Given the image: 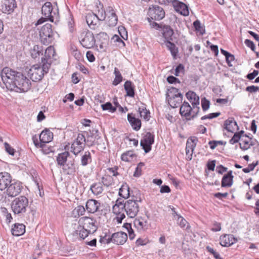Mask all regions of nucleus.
I'll return each mask as SVG.
<instances>
[{
    "mask_svg": "<svg viewBox=\"0 0 259 259\" xmlns=\"http://www.w3.org/2000/svg\"><path fill=\"white\" fill-rule=\"evenodd\" d=\"M81 46L86 49H91L95 45L96 40L93 33L89 30H84L81 32L78 37Z\"/></svg>",
    "mask_w": 259,
    "mask_h": 259,
    "instance_id": "423d86ee",
    "label": "nucleus"
},
{
    "mask_svg": "<svg viewBox=\"0 0 259 259\" xmlns=\"http://www.w3.org/2000/svg\"><path fill=\"white\" fill-rule=\"evenodd\" d=\"M101 107L103 110H109L111 113H114L116 110V108L113 107L110 102L101 105Z\"/></svg>",
    "mask_w": 259,
    "mask_h": 259,
    "instance_id": "603ef678",
    "label": "nucleus"
},
{
    "mask_svg": "<svg viewBox=\"0 0 259 259\" xmlns=\"http://www.w3.org/2000/svg\"><path fill=\"white\" fill-rule=\"evenodd\" d=\"M96 220L92 218L83 217L79 220V225L83 227L84 229H87L89 232L94 233L97 230V226L95 224Z\"/></svg>",
    "mask_w": 259,
    "mask_h": 259,
    "instance_id": "9d476101",
    "label": "nucleus"
},
{
    "mask_svg": "<svg viewBox=\"0 0 259 259\" xmlns=\"http://www.w3.org/2000/svg\"><path fill=\"white\" fill-rule=\"evenodd\" d=\"M251 138L245 134L241 139V142L239 143L240 148L243 150H246L250 148L249 141Z\"/></svg>",
    "mask_w": 259,
    "mask_h": 259,
    "instance_id": "4c0bfd02",
    "label": "nucleus"
},
{
    "mask_svg": "<svg viewBox=\"0 0 259 259\" xmlns=\"http://www.w3.org/2000/svg\"><path fill=\"white\" fill-rule=\"evenodd\" d=\"M107 10L105 11L102 6L101 9H99L97 13L95 14L100 21L105 20L106 18Z\"/></svg>",
    "mask_w": 259,
    "mask_h": 259,
    "instance_id": "3c124183",
    "label": "nucleus"
},
{
    "mask_svg": "<svg viewBox=\"0 0 259 259\" xmlns=\"http://www.w3.org/2000/svg\"><path fill=\"white\" fill-rule=\"evenodd\" d=\"M134 225L139 231L146 230L147 229V220L142 217L136 218L134 221Z\"/></svg>",
    "mask_w": 259,
    "mask_h": 259,
    "instance_id": "c85d7f7f",
    "label": "nucleus"
},
{
    "mask_svg": "<svg viewBox=\"0 0 259 259\" xmlns=\"http://www.w3.org/2000/svg\"><path fill=\"white\" fill-rule=\"evenodd\" d=\"M210 102L205 98L201 99V106L203 111L207 110L209 108Z\"/></svg>",
    "mask_w": 259,
    "mask_h": 259,
    "instance_id": "13d9d810",
    "label": "nucleus"
},
{
    "mask_svg": "<svg viewBox=\"0 0 259 259\" xmlns=\"http://www.w3.org/2000/svg\"><path fill=\"white\" fill-rule=\"evenodd\" d=\"M124 88L126 91L127 96L134 97L135 95V85L131 81H126L124 84Z\"/></svg>",
    "mask_w": 259,
    "mask_h": 259,
    "instance_id": "f704fd0d",
    "label": "nucleus"
},
{
    "mask_svg": "<svg viewBox=\"0 0 259 259\" xmlns=\"http://www.w3.org/2000/svg\"><path fill=\"white\" fill-rule=\"evenodd\" d=\"M165 45L168 49L170 51L171 55L174 58H175L178 53V48L174 43L169 40L166 41Z\"/></svg>",
    "mask_w": 259,
    "mask_h": 259,
    "instance_id": "a19ab883",
    "label": "nucleus"
},
{
    "mask_svg": "<svg viewBox=\"0 0 259 259\" xmlns=\"http://www.w3.org/2000/svg\"><path fill=\"white\" fill-rule=\"evenodd\" d=\"M56 56L55 49L52 46L48 47L45 52L44 56L41 58V63L44 64H49V67H51L54 60V57Z\"/></svg>",
    "mask_w": 259,
    "mask_h": 259,
    "instance_id": "ddd939ff",
    "label": "nucleus"
},
{
    "mask_svg": "<svg viewBox=\"0 0 259 259\" xmlns=\"http://www.w3.org/2000/svg\"><path fill=\"white\" fill-rule=\"evenodd\" d=\"M224 127L228 132L232 133L234 132L236 127L238 128L237 123L233 118H229L226 120Z\"/></svg>",
    "mask_w": 259,
    "mask_h": 259,
    "instance_id": "cd10ccee",
    "label": "nucleus"
},
{
    "mask_svg": "<svg viewBox=\"0 0 259 259\" xmlns=\"http://www.w3.org/2000/svg\"><path fill=\"white\" fill-rule=\"evenodd\" d=\"M139 112L141 117H143L145 120L149 121L150 118V112L147 110L145 108L140 107L139 108Z\"/></svg>",
    "mask_w": 259,
    "mask_h": 259,
    "instance_id": "c03bdc74",
    "label": "nucleus"
},
{
    "mask_svg": "<svg viewBox=\"0 0 259 259\" xmlns=\"http://www.w3.org/2000/svg\"><path fill=\"white\" fill-rule=\"evenodd\" d=\"M35 213L36 211L35 210L30 209L28 214L25 216V219L29 223L33 222L34 219Z\"/></svg>",
    "mask_w": 259,
    "mask_h": 259,
    "instance_id": "6e6d98bb",
    "label": "nucleus"
},
{
    "mask_svg": "<svg viewBox=\"0 0 259 259\" xmlns=\"http://www.w3.org/2000/svg\"><path fill=\"white\" fill-rule=\"evenodd\" d=\"M244 43L247 47L250 48L252 51H254L255 47L253 41L249 39H246L245 40Z\"/></svg>",
    "mask_w": 259,
    "mask_h": 259,
    "instance_id": "774afa93",
    "label": "nucleus"
},
{
    "mask_svg": "<svg viewBox=\"0 0 259 259\" xmlns=\"http://www.w3.org/2000/svg\"><path fill=\"white\" fill-rule=\"evenodd\" d=\"M148 13L150 18L156 21L162 20L165 16V11L163 9L157 5H153L149 7Z\"/></svg>",
    "mask_w": 259,
    "mask_h": 259,
    "instance_id": "1a4fd4ad",
    "label": "nucleus"
},
{
    "mask_svg": "<svg viewBox=\"0 0 259 259\" xmlns=\"http://www.w3.org/2000/svg\"><path fill=\"white\" fill-rule=\"evenodd\" d=\"M162 31L163 36L166 41L172 40V36L174 34V31L170 26L164 25Z\"/></svg>",
    "mask_w": 259,
    "mask_h": 259,
    "instance_id": "c9c22d12",
    "label": "nucleus"
},
{
    "mask_svg": "<svg viewBox=\"0 0 259 259\" xmlns=\"http://www.w3.org/2000/svg\"><path fill=\"white\" fill-rule=\"evenodd\" d=\"M23 189L22 184L20 182L13 180L11 185L8 188V190L6 192L9 197H14L19 195Z\"/></svg>",
    "mask_w": 259,
    "mask_h": 259,
    "instance_id": "f8f14e48",
    "label": "nucleus"
},
{
    "mask_svg": "<svg viewBox=\"0 0 259 259\" xmlns=\"http://www.w3.org/2000/svg\"><path fill=\"white\" fill-rule=\"evenodd\" d=\"M102 183L104 186L109 187L113 183V179L109 175H105L102 178Z\"/></svg>",
    "mask_w": 259,
    "mask_h": 259,
    "instance_id": "49530a36",
    "label": "nucleus"
},
{
    "mask_svg": "<svg viewBox=\"0 0 259 259\" xmlns=\"http://www.w3.org/2000/svg\"><path fill=\"white\" fill-rule=\"evenodd\" d=\"M1 76L4 84L10 91L21 93L27 92L31 88V81L26 76L9 67L4 68Z\"/></svg>",
    "mask_w": 259,
    "mask_h": 259,
    "instance_id": "f257e3e1",
    "label": "nucleus"
},
{
    "mask_svg": "<svg viewBox=\"0 0 259 259\" xmlns=\"http://www.w3.org/2000/svg\"><path fill=\"white\" fill-rule=\"evenodd\" d=\"M85 18L86 22L91 29L95 30L98 27L100 20L95 13H89L87 14Z\"/></svg>",
    "mask_w": 259,
    "mask_h": 259,
    "instance_id": "f3484780",
    "label": "nucleus"
},
{
    "mask_svg": "<svg viewBox=\"0 0 259 259\" xmlns=\"http://www.w3.org/2000/svg\"><path fill=\"white\" fill-rule=\"evenodd\" d=\"M207 250L212 254L215 259H222L220 255V254L215 251L213 248L208 246L206 247Z\"/></svg>",
    "mask_w": 259,
    "mask_h": 259,
    "instance_id": "680f3d73",
    "label": "nucleus"
},
{
    "mask_svg": "<svg viewBox=\"0 0 259 259\" xmlns=\"http://www.w3.org/2000/svg\"><path fill=\"white\" fill-rule=\"evenodd\" d=\"M198 141V139L196 137H192L188 139L186 147V153L187 155L191 152L190 155L192 156Z\"/></svg>",
    "mask_w": 259,
    "mask_h": 259,
    "instance_id": "5701e85b",
    "label": "nucleus"
},
{
    "mask_svg": "<svg viewBox=\"0 0 259 259\" xmlns=\"http://www.w3.org/2000/svg\"><path fill=\"white\" fill-rule=\"evenodd\" d=\"M141 195L138 193L136 195H132L131 199L125 201L123 208L126 215L131 218H134L139 211V203L141 202Z\"/></svg>",
    "mask_w": 259,
    "mask_h": 259,
    "instance_id": "f03ea898",
    "label": "nucleus"
},
{
    "mask_svg": "<svg viewBox=\"0 0 259 259\" xmlns=\"http://www.w3.org/2000/svg\"><path fill=\"white\" fill-rule=\"evenodd\" d=\"M90 233H92V232H89L87 229H84L83 227L79 225L77 226L76 230L73 233V235H79L80 239H84L88 237L89 234Z\"/></svg>",
    "mask_w": 259,
    "mask_h": 259,
    "instance_id": "72a5a7b5",
    "label": "nucleus"
},
{
    "mask_svg": "<svg viewBox=\"0 0 259 259\" xmlns=\"http://www.w3.org/2000/svg\"><path fill=\"white\" fill-rule=\"evenodd\" d=\"M257 164V161H256L255 163L249 164L247 167L243 168L242 171L245 173H248L250 171H252Z\"/></svg>",
    "mask_w": 259,
    "mask_h": 259,
    "instance_id": "052dcab7",
    "label": "nucleus"
},
{
    "mask_svg": "<svg viewBox=\"0 0 259 259\" xmlns=\"http://www.w3.org/2000/svg\"><path fill=\"white\" fill-rule=\"evenodd\" d=\"M69 155V153L67 151L59 154L57 158L58 164L60 165L63 166L65 164L67 158Z\"/></svg>",
    "mask_w": 259,
    "mask_h": 259,
    "instance_id": "ea45409f",
    "label": "nucleus"
},
{
    "mask_svg": "<svg viewBox=\"0 0 259 259\" xmlns=\"http://www.w3.org/2000/svg\"><path fill=\"white\" fill-rule=\"evenodd\" d=\"M56 32L52 29L51 24L47 23L44 25L39 31L40 40L42 44L48 45L51 44L54 39V35Z\"/></svg>",
    "mask_w": 259,
    "mask_h": 259,
    "instance_id": "39448f33",
    "label": "nucleus"
},
{
    "mask_svg": "<svg viewBox=\"0 0 259 259\" xmlns=\"http://www.w3.org/2000/svg\"><path fill=\"white\" fill-rule=\"evenodd\" d=\"M154 135L150 133L147 132L141 140L140 145L144 150L145 153H148L151 150V145L154 142Z\"/></svg>",
    "mask_w": 259,
    "mask_h": 259,
    "instance_id": "9b49d317",
    "label": "nucleus"
},
{
    "mask_svg": "<svg viewBox=\"0 0 259 259\" xmlns=\"http://www.w3.org/2000/svg\"><path fill=\"white\" fill-rule=\"evenodd\" d=\"M168 93L166 94V97L169 96V97H176L178 96L177 94H182L181 93H179V89L174 88L171 87L168 90Z\"/></svg>",
    "mask_w": 259,
    "mask_h": 259,
    "instance_id": "864d4df0",
    "label": "nucleus"
},
{
    "mask_svg": "<svg viewBox=\"0 0 259 259\" xmlns=\"http://www.w3.org/2000/svg\"><path fill=\"white\" fill-rule=\"evenodd\" d=\"M85 143V137L83 134L79 133L71 146V152L75 155H77L83 150Z\"/></svg>",
    "mask_w": 259,
    "mask_h": 259,
    "instance_id": "0eeeda50",
    "label": "nucleus"
},
{
    "mask_svg": "<svg viewBox=\"0 0 259 259\" xmlns=\"http://www.w3.org/2000/svg\"><path fill=\"white\" fill-rule=\"evenodd\" d=\"M52 6L50 2L45 3L41 8L42 15L51 22H53L54 20L53 16L52 15Z\"/></svg>",
    "mask_w": 259,
    "mask_h": 259,
    "instance_id": "4be33fe9",
    "label": "nucleus"
},
{
    "mask_svg": "<svg viewBox=\"0 0 259 259\" xmlns=\"http://www.w3.org/2000/svg\"><path fill=\"white\" fill-rule=\"evenodd\" d=\"M107 24L110 26H115L118 21L117 16L112 7L107 8L106 18L105 19Z\"/></svg>",
    "mask_w": 259,
    "mask_h": 259,
    "instance_id": "2eb2a0df",
    "label": "nucleus"
},
{
    "mask_svg": "<svg viewBox=\"0 0 259 259\" xmlns=\"http://www.w3.org/2000/svg\"><path fill=\"white\" fill-rule=\"evenodd\" d=\"M100 242L101 243L109 244L110 242H113L112 236L105 235L104 237H101L100 239Z\"/></svg>",
    "mask_w": 259,
    "mask_h": 259,
    "instance_id": "4d7b16f0",
    "label": "nucleus"
},
{
    "mask_svg": "<svg viewBox=\"0 0 259 259\" xmlns=\"http://www.w3.org/2000/svg\"><path fill=\"white\" fill-rule=\"evenodd\" d=\"M100 203L94 199H89L86 202V209L89 213H94L98 210Z\"/></svg>",
    "mask_w": 259,
    "mask_h": 259,
    "instance_id": "412c9836",
    "label": "nucleus"
},
{
    "mask_svg": "<svg viewBox=\"0 0 259 259\" xmlns=\"http://www.w3.org/2000/svg\"><path fill=\"white\" fill-rule=\"evenodd\" d=\"M237 241V239L232 234H226L220 237V244L225 247L230 246Z\"/></svg>",
    "mask_w": 259,
    "mask_h": 259,
    "instance_id": "6ab92c4d",
    "label": "nucleus"
},
{
    "mask_svg": "<svg viewBox=\"0 0 259 259\" xmlns=\"http://www.w3.org/2000/svg\"><path fill=\"white\" fill-rule=\"evenodd\" d=\"M245 91L250 93H254L259 91V87L254 85H250L247 87Z\"/></svg>",
    "mask_w": 259,
    "mask_h": 259,
    "instance_id": "338daca9",
    "label": "nucleus"
},
{
    "mask_svg": "<svg viewBox=\"0 0 259 259\" xmlns=\"http://www.w3.org/2000/svg\"><path fill=\"white\" fill-rule=\"evenodd\" d=\"M16 7L15 0H6L2 5V10L4 13H11Z\"/></svg>",
    "mask_w": 259,
    "mask_h": 259,
    "instance_id": "393cba45",
    "label": "nucleus"
},
{
    "mask_svg": "<svg viewBox=\"0 0 259 259\" xmlns=\"http://www.w3.org/2000/svg\"><path fill=\"white\" fill-rule=\"evenodd\" d=\"M90 190L94 194L97 195L102 193L103 191L102 184L100 183L93 184L91 186Z\"/></svg>",
    "mask_w": 259,
    "mask_h": 259,
    "instance_id": "79ce46f5",
    "label": "nucleus"
},
{
    "mask_svg": "<svg viewBox=\"0 0 259 259\" xmlns=\"http://www.w3.org/2000/svg\"><path fill=\"white\" fill-rule=\"evenodd\" d=\"M241 138L239 136V134L235 133L233 137L230 140L229 143L231 144H234L237 143L239 140H241Z\"/></svg>",
    "mask_w": 259,
    "mask_h": 259,
    "instance_id": "69168bd1",
    "label": "nucleus"
},
{
    "mask_svg": "<svg viewBox=\"0 0 259 259\" xmlns=\"http://www.w3.org/2000/svg\"><path fill=\"white\" fill-rule=\"evenodd\" d=\"M25 232V226L23 224H15L11 229L12 234L16 236L23 235Z\"/></svg>",
    "mask_w": 259,
    "mask_h": 259,
    "instance_id": "473e14b6",
    "label": "nucleus"
},
{
    "mask_svg": "<svg viewBox=\"0 0 259 259\" xmlns=\"http://www.w3.org/2000/svg\"><path fill=\"white\" fill-rule=\"evenodd\" d=\"M178 96L176 97H166V100L168 104L172 108H177L182 103L183 95L177 94Z\"/></svg>",
    "mask_w": 259,
    "mask_h": 259,
    "instance_id": "bb28decb",
    "label": "nucleus"
},
{
    "mask_svg": "<svg viewBox=\"0 0 259 259\" xmlns=\"http://www.w3.org/2000/svg\"><path fill=\"white\" fill-rule=\"evenodd\" d=\"M13 180L11 175L6 172L0 173V190L3 191V187L8 183H12Z\"/></svg>",
    "mask_w": 259,
    "mask_h": 259,
    "instance_id": "c756f323",
    "label": "nucleus"
},
{
    "mask_svg": "<svg viewBox=\"0 0 259 259\" xmlns=\"http://www.w3.org/2000/svg\"><path fill=\"white\" fill-rule=\"evenodd\" d=\"M175 10L184 16H188L189 12L188 6L183 2L178 0H171Z\"/></svg>",
    "mask_w": 259,
    "mask_h": 259,
    "instance_id": "dca6fc26",
    "label": "nucleus"
},
{
    "mask_svg": "<svg viewBox=\"0 0 259 259\" xmlns=\"http://www.w3.org/2000/svg\"><path fill=\"white\" fill-rule=\"evenodd\" d=\"M192 110L191 111V113L192 114L191 118L193 119L195 118L198 114L199 110H200V107L199 106H192ZM187 119H191V118H187Z\"/></svg>",
    "mask_w": 259,
    "mask_h": 259,
    "instance_id": "0e129e2a",
    "label": "nucleus"
},
{
    "mask_svg": "<svg viewBox=\"0 0 259 259\" xmlns=\"http://www.w3.org/2000/svg\"><path fill=\"white\" fill-rule=\"evenodd\" d=\"M124 203L122 201L121 199H118L116 201L115 204L113 206L112 210L113 212L114 213H118V210H119V208H123Z\"/></svg>",
    "mask_w": 259,
    "mask_h": 259,
    "instance_id": "09e8293b",
    "label": "nucleus"
},
{
    "mask_svg": "<svg viewBox=\"0 0 259 259\" xmlns=\"http://www.w3.org/2000/svg\"><path fill=\"white\" fill-rule=\"evenodd\" d=\"M130 188L126 184L123 185L119 189V195L124 198H127L130 196Z\"/></svg>",
    "mask_w": 259,
    "mask_h": 259,
    "instance_id": "37998d69",
    "label": "nucleus"
},
{
    "mask_svg": "<svg viewBox=\"0 0 259 259\" xmlns=\"http://www.w3.org/2000/svg\"><path fill=\"white\" fill-rule=\"evenodd\" d=\"M76 164L74 163V160L68 161V162L63 166V170L64 172L68 175H74L76 172Z\"/></svg>",
    "mask_w": 259,
    "mask_h": 259,
    "instance_id": "aec40b11",
    "label": "nucleus"
},
{
    "mask_svg": "<svg viewBox=\"0 0 259 259\" xmlns=\"http://www.w3.org/2000/svg\"><path fill=\"white\" fill-rule=\"evenodd\" d=\"M113 242L117 245L123 244L127 239L126 233L123 232H118L112 235Z\"/></svg>",
    "mask_w": 259,
    "mask_h": 259,
    "instance_id": "a211bd4d",
    "label": "nucleus"
},
{
    "mask_svg": "<svg viewBox=\"0 0 259 259\" xmlns=\"http://www.w3.org/2000/svg\"><path fill=\"white\" fill-rule=\"evenodd\" d=\"M87 138L85 143L87 146L90 147L96 144L95 140L99 139L100 137L98 135V130L96 128L90 130L88 132H84Z\"/></svg>",
    "mask_w": 259,
    "mask_h": 259,
    "instance_id": "4468645a",
    "label": "nucleus"
},
{
    "mask_svg": "<svg viewBox=\"0 0 259 259\" xmlns=\"http://www.w3.org/2000/svg\"><path fill=\"white\" fill-rule=\"evenodd\" d=\"M40 143H37L36 136L33 137L32 139L35 145H39V147H43L46 143L51 142L53 139V134L49 130L46 129L41 132L39 136Z\"/></svg>",
    "mask_w": 259,
    "mask_h": 259,
    "instance_id": "6e6552de",
    "label": "nucleus"
},
{
    "mask_svg": "<svg viewBox=\"0 0 259 259\" xmlns=\"http://www.w3.org/2000/svg\"><path fill=\"white\" fill-rule=\"evenodd\" d=\"M28 199L24 196L15 198L12 202L11 208L15 214H24L28 206Z\"/></svg>",
    "mask_w": 259,
    "mask_h": 259,
    "instance_id": "20e7f679",
    "label": "nucleus"
},
{
    "mask_svg": "<svg viewBox=\"0 0 259 259\" xmlns=\"http://www.w3.org/2000/svg\"><path fill=\"white\" fill-rule=\"evenodd\" d=\"M186 96L191 103L192 106L196 107L199 105V97L195 92L189 91L186 93Z\"/></svg>",
    "mask_w": 259,
    "mask_h": 259,
    "instance_id": "2f4dec72",
    "label": "nucleus"
},
{
    "mask_svg": "<svg viewBox=\"0 0 259 259\" xmlns=\"http://www.w3.org/2000/svg\"><path fill=\"white\" fill-rule=\"evenodd\" d=\"M48 64H44L40 63V64L33 65L28 71V75L33 81H37L42 79L44 75L48 73L50 67H48Z\"/></svg>",
    "mask_w": 259,
    "mask_h": 259,
    "instance_id": "7ed1b4c3",
    "label": "nucleus"
},
{
    "mask_svg": "<svg viewBox=\"0 0 259 259\" xmlns=\"http://www.w3.org/2000/svg\"><path fill=\"white\" fill-rule=\"evenodd\" d=\"M5 150L9 154L14 155L15 152V150L8 143L5 142L4 143Z\"/></svg>",
    "mask_w": 259,
    "mask_h": 259,
    "instance_id": "e2e57ef3",
    "label": "nucleus"
},
{
    "mask_svg": "<svg viewBox=\"0 0 259 259\" xmlns=\"http://www.w3.org/2000/svg\"><path fill=\"white\" fill-rule=\"evenodd\" d=\"M127 120L131 125L132 128L136 131H139L141 127V121L139 118H136L133 113L127 114Z\"/></svg>",
    "mask_w": 259,
    "mask_h": 259,
    "instance_id": "b1692460",
    "label": "nucleus"
},
{
    "mask_svg": "<svg viewBox=\"0 0 259 259\" xmlns=\"http://www.w3.org/2000/svg\"><path fill=\"white\" fill-rule=\"evenodd\" d=\"M194 27L195 30L199 32L201 34H203L205 33L204 28L201 25L200 22L199 20H197L193 23Z\"/></svg>",
    "mask_w": 259,
    "mask_h": 259,
    "instance_id": "5fc2aeb1",
    "label": "nucleus"
},
{
    "mask_svg": "<svg viewBox=\"0 0 259 259\" xmlns=\"http://www.w3.org/2000/svg\"><path fill=\"white\" fill-rule=\"evenodd\" d=\"M192 110V108L189 103L184 102L180 107V113L182 116L186 117L187 119L188 117L191 115Z\"/></svg>",
    "mask_w": 259,
    "mask_h": 259,
    "instance_id": "7c9ffc66",
    "label": "nucleus"
},
{
    "mask_svg": "<svg viewBox=\"0 0 259 259\" xmlns=\"http://www.w3.org/2000/svg\"><path fill=\"white\" fill-rule=\"evenodd\" d=\"M233 176L232 171L230 170L227 174H225L222 180L221 186L222 187H230L233 183Z\"/></svg>",
    "mask_w": 259,
    "mask_h": 259,
    "instance_id": "a878e982",
    "label": "nucleus"
},
{
    "mask_svg": "<svg viewBox=\"0 0 259 259\" xmlns=\"http://www.w3.org/2000/svg\"><path fill=\"white\" fill-rule=\"evenodd\" d=\"M92 161L91 152L89 151H86L81 155L80 159L81 165L85 166L91 163Z\"/></svg>",
    "mask_w": 259,
    "mask_h": 259,
    "instance_id": "e433bc0d",
    "label": "nucleus"
},
{
    "mask_svg": "<svg viewBox=\"0 0 259 259\" xmlns=\"http://www.w3.org/2000/svg\"><path fill=\"white\" fill-rule=\"evenodd\" d=\"M114 74H115V77L113 81V84L117 85L122 81V76L118 68L116 67L114 68Z\"/></svg>",
    "mask_w": 259,
    "mask_h": 259,
    "instance_id": "a18cd8bd",
    "label": "nucleus"
},
{
    "mask_svg": "<svg viewBox=\"0 0 259 259\" xmlns=\"http://www.w3.org/2000/svg\"><path fill=\"white\" fill-rule=\"evenodd\" d=\"M178 224L182 228H185L188 224L187 221L182 216L179 217L177 219Z\"/></svg>",
    "mask_w": 259,
    "mask_h": 259,
    "instance_id": "bf43d9fd",
    "label": "nucleus"
},
{
    "mask_svg": "<svg viewBox=\"0 0 259 259\" xmlns=\"http://www.w3.org/2000/svg\"><path fill=\"white\" fill-rule=\"evenodd\" d=\"M134 156V154L133 152L129 151L122 154L121 155V158L123 161L129 162L132 160Z\"/></svg>",
    "mask_w": 259,
    "mask_h": 259,
    "instance_id": "8fccbe9b",
    "label": "nucleus"
},
{
    "mask_svg": "<svg viewBox=\"0 0 259 259\" xmlns=\"http://www.w3.org/2000/svg\"><path fill=\"white\" fill-rule=\"evenodd\" d=\"M85 212V209L84 207V206L82 205L77 206L73 209L72 211L73 214L74 215L75 218L79 217L80 215H83Z\"/></svg>",
    "mask_w": 259,
    "mask_h": 259,
    "instance_id": "de8ad7c7",
    "label": "nucleus"
},
{
    "mask_svg": "<svg viewBox=\"0 0 259 259\" xmlns=\"http://www.w3.org/2000/svg\"><path fill=\"white\" fill-rule=\"evenodd\" d=\"M43 49L41 46L35 45L31 49L30 53L32 58L36 59L38 58L40 54L42 55Z\"/></svg>",
    "mask_w": 259,
    "mask_h": 259,
    "instance_id": "58836bf2",
    "label": "nucleus"
}]
</instances>
